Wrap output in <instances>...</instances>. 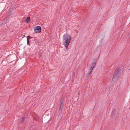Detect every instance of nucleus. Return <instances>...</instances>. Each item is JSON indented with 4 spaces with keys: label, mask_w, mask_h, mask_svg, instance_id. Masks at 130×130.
Masks as SVG:
<instances>
[{
    "label": "nucleus",
    "mask_w": 130,
    "mask_h": 130,
    "mask_svg": "<svg viewBox=\"0 0 130 130\" xmlns=\"http://www.w3.org/2000/svg\"><path fill=\"white\" fill-rule=\"evenodd\" d=\"M71 37L67 33H65L62 37L63 44L67 50L71 40Z\"/></svg>",
    "instance_id": "f257e3e1"
},
{
    "label": "nucleus",
    "mask_w": 130,
    "mask_h": 130,
    "mask_svg": "<svg viewBox=\"0 0 130 130\" xmlns=\"http://www.w3.org/2000/svg\"><path fill=\"white\" fill-rule=\"evenodd\" d=\"M120 75V71L118 69H117L115 70L113 74V79L115 80L116 78Z\"/></svg>",
    "instance_id": "f03ea898"
},
{
    "label": "nucleus",
    "mask_w": 130,
    "mask_h": 130,
    "mask_svg": "<svg viewBox=\"0 0 130 130\" xmlns=\"http://www.w3.org/2000/svg\"><path fill=\"white\" fill-rule=\"evenodd\" d=\"M34 31L36 33H38L41 31V28L40 26H37L34 27Z\"/></svg>",
    "instance_id": "7ed1b4c3"
},
{
    "label": "nucleus",
    "mask_w": 130,
    "mask_h": 130,
    "mask_svg": "<svg viewBox=\"0 0 130 130\" xmlns=\"http://www.w3.org/2000/svg\"><path fill=\"white\" fill-rule=\"evenodd\" d=\"M93 70V69L90 68L89 69L88 71L87 74L88 76L91 73Z\"/></svg>",
    "instance_id": "20e7f679"
},
{
    "label": "nucleus",
    "mask_w": 130,
    "mask_h": 130,
    "mask_svg": "<svg viewBox=\"0 0 130 130\" xmlns=\"http://www.w3.org/2000/svg\"><path fill=\"white\" fill-rule=\"evenodd\" d=\"M116 113V111L115 110H113L111 113V116L112 117H114Z\"/></svg>",
    "instance_id": "39448f33"
},
{
    "label": "nucleus",
    "mask_w": 130,
    "mask_h": 130,
    "mask_svg": "<svg viewBox=\"0 0 130 130\" xmlns=\"http://www.w3.org/2000/svg\"><path fill=\"white\" fill-rule=\"evenodd\" d=\"M96 63L95 62H93L91 66L90 67L91 68L93 69V68L95 67L96 65Z\"/></svg>",
    "instance_id": "423d86ee"
},
{
    "label": "nucleus",
    "mask_w": 130,
    "mask_h": 130,
    "mask_svg": "<svg viewBox=\"0 0 130 130\" xmlns=\"http://www.w3.org/2000/svg\"><path fill=\"white\" fill-rule=\"evenodd\" d=\"M30 17H28L26 19V20L25 22L27 23H29L30 21Z\"/></svg>",
    "instance_id": "0eeeda50"
},
{
    "label": "nucleus",
    "mask_w": 130,
    "mask_h": 130,
    "mask_svg": "<svg viewBox=\"0 0 130 130\" xmlns=\"http://www.w3.org/2000/svg\"><path fill=\"white\" fill-rule=\"evenodd\" d=\"M60 107H63L64 105V103L63 101L62 100L60 101Z\"/></svg>",
    "instance_id": "6e6552de"
},
{
    "label": "nucleus",
    "mask_w": 130,
    "mask_h": 130,
    "mask_svg": "<svg viewBox=\"0 0 130 130\" xmlns=\"http://www.w3.org/2000/svg\"><path fill=\"white\" fill-rule=\"evenodd\" d=\"M28 38H29V39H30V38H32V37H30L29 36H28L27 37V44L28 45H29V41L28 40Z\"/></svg>",
    "instance_id": "1a4fd4ad"
},
{
    "label": "nucleus",
    "mask_w": 130,
    "mask_h": 130,
    "mask_svg": "<svg viewBox=\"0 0 130 130\" xmlns=\"http://www.w3.org/2000/svg\"><path fill=\"white\" fill-rule=\"evenodd\" d=\"M63 109V107H60V108H59V110L60 111V112H62V110Z\"/></svg>",
    "instance_id": "9d476101"
},
{
    "label": "nucleus",
    "mask_w": 130,
    "mask_h": 130,
    "mask_svg": "<svg viewBox=\"0 0 130 130\" xmlns=\"http://www.w3.org/2000/svg\"><path fill=\"white\" fill-rule=\"evenodd\" d=\"M39 58L41 57L42 56V54L40 52H39Z\"/></svg>",
    "instance_id": "9b49d317"
},
{
    "label": "nucleus",
    "mask_w": 130,
    "mask_h": 130,
    "mask_svg": "<svg viewBox=\"0 0 130 130\" xmlns=\"http://www.w3.org/2000/svg\"><path fill=\"white\" fill-rule=\"evenodd\" d=\"M25 119V117H23V118H22V121L23 122V121H24V120Z\"/></svg>",
    "instance_id": "f8f14e48"
},
{
    "label": "nucleus",
    "mask_w": 130,
    "mask_h": 130,
    "mask_svg": "<svg viewBox=\"0 0 130 130\" xmlns=\"http://www.w3.org/2000/svg\"><path fill=\"white\" fill-rule=\"evenodd\" d=\"M130 70V69H129V70Z\"/></svg>",
    "instance_id": "ddd939ff"
}]
</instances>
